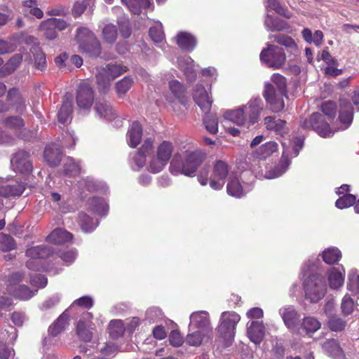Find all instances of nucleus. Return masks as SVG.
<instances>
[{
  "instance_id": "nucleus-1",
  "label": "nucleus",
  "mask_w": 359,
  "mask_h": 359,
  "mask_svg": "<svg viewBox=\"0 0 359 359\" xmlns=\"http://www.w3.org/2000/svg\"><path fill=\"white\" fill-rule=\"evenodd\" d=\"M304 141L301 137H296L293 140L284 139L282 141L283 154L280 163L274 167L263 161H254L252 170L258 179L272 180L281 176L288 169L290 165V158L297 156L303 147Z\"/></svg>"
},
{
  "instance_id": "nucleus-2",
  "label": "nucleus",
  "mask_w": 359,
  "mask_h": 359,
  "mask_svg": "<svg viewBox=\"0 0 359 359\" xmlns=\"http://www.w3.org/2000/svg\"><path fill=\"white\" fill-rule=\"evenodd\" d=\"M264 110V102L259 97H252L246 104L223 111L224 120L239 127L249 128L257 123Z\"/></svg>"
},
{
  "instance_id": "nucleus-3",
  "label": "nucleus",
  "mask_w": 359,
  "mask_h": 359,
  "mask_svg": "<svg viewBox=\"0 0 359 359\" xmlns=\"http://www.w3.org/2000/svg\"><path fill=\"white\" fill-rule=\"evenodd\" d=\"M203 159L204 154L199 151H186L174 156L170 162V171L174 175H184L193 177Z\"/></svg>"
},
{
  "instance_id": "nucleus-4",
  "label": "nucleus",
  "mask_w": 359,
  "mask_h": 359,
  "mask_svg": "<svg viewBox=\"0 0 359 359\" xmlns=\"http://www.w3.org/2000/svg\"><path fill=\"white\" fill-rule=\"evenodd\" d=\"M271 81L276 88L271 83H266L263 95L266 102L270 104L271 110L273 112H278L285 107L283 96L286 93V81L285 77L279 74H273L271 76Z\"/></svg>"
},
{
  "instance_id": "nucleus-5",
  "label": "nucleus",
  "mask_w": 359,
  "mask_h": 359,
  "mask_svg": "<svg viewBox=\"0 0 359 359\" xmlns=\"http://www.w3.org/2000/svg\"><path fill=\"white\" fill-rule=\"evenodd\" d=\"M174 151L173 144L167 140L159 143L155 152H151L150 160L148 161V170L153 173L160 172L168 164Z\"/></svg>"
},
{
  "instance_id": "nucleus-6",
  "label": "nucleus",
  "mask_w": 359,
  "mask_h": 359,
  "mask_svg": "<svg viewBox=\"0 0 359 359\" xmlns=\"http://www.w3.org/2000/svg\"><path fill=\"white\" fill-rule=\"evenodd\" d=\"M28 279L22 272L11 274L6 281L7 292L20 299H28L32 297L37 290H31L27 287Z\"/></svg>"
},
{
  "instance_id": "nucleus-7",
  "label": "nucleus",
  "mask_w": 359,
  "mask_h": 359,
  "mask_svg": "<svg viewBox=\"0 0 359 359\" xmlns=\"http://www.w3.org/2000/svg\"><path fill=\"white\" fill-rule=\"evenodd\" d=\"M76 41L82 53L90 57H97L101 53V46L94 34L86 27H81L76 32Z\"/></svg>"
},
{
  "instance_id": "nucleus-8",
  "label": "nucleus",
  "mask_w": 359,
  "mask_h": 359,
  "mask_svg": "<svg viewBox=\"0 0 359 359\" xmlns=\"http://www.w3.org/2000/svg\"><path fill=\"white\" fill-rule=\"evenodd\" d=\"M260 61L267 67L273 69L282 68L286 62V54L284 50L273 44L267 43L259 55Z\"/></svg>"
},
{
  "instance_id": "nucleus-9",
  "label": "nucleus",
  "mask_w": 359,
  "mask_h": 359,
  "mask_svg": "<svg viewBox=\"0 0 359 359\" xmlns=\"http://www.w3.org/2000/svg\"><path fill=\"white\" fill-rule=\"evenodd\" d=\"M128 70L120 65H107L105 67L97 69L96 81L100 92L106 93L109 89L111 82Z\"/></svg>"
},
{
  "instance_id": "nucleus-10",
  "label": "nucleus",
  "mask_w": 359,
  "mask_h": 359,
  "mask_svg": "<svg viewBox=\"0 0 359 359\" xmlns=\"http://www.w3.org/2000/svg\"><path fill=\"white\" fill-rule=\"evenodd\" d=\"M240 320V316L233 311H224L221 314L218 332L227 341V346L234 338L236 326Z\"/></svg>"
},
{
  "instance_id": "nucleus-11",
  "label": "nucleus",
  "mask_w": 359,
  "mask_h": 359,
  "mask_svg": "<svg viewBox=\"0 0 359 359\" xmlns=\"http://www.w3.org/2000/svg\"><path fill=\"white\" fill-rule=\"evenodd\" d=\"M304 289L306 299L312 303H317L324 297L327 286L321 278L312 276L304 283Z\"/></svg>"
},
{
  "instance_id": "nucleus-12",
  "label": "nucleus",
  "mask_w": 359,
  "mask_h": 359,
  "mask_svg": "<svg viewBox=\"0 0 359 359\" xmlns=\"http://www.w3.org/2000/svg\"><path fill=\"white\" fill-rule=\"evenodd\" d=\"M233 174L230 172L229 165L221 160L217 161L213 166L212 174L210 176V187L215 191L222 189L226 179Z\"/></svg>"
},
{
  "instance_id": "nucleus-13",
  "label": "nucleus",
  "mask_w": 359,
  "mask_h": 359,
  "mask_svg": "<svg viewBox=\"0 0 359 359\" xmlns=\"http://www.w3.org/2000/svg\"><path fill=\"white\" fill-rule=\"evenodd\" d=\"M301 126L304 129L312 128L322 137H330L334 134L324 116L319 113H313L309 119L302 121Z\"/></svg>"
},
{
  "instance_id": "nucleus-14",
  "label": "nucleus",
  "mask_w": 359,
  "mask_h": 359,
  "mask_svg": "<svg viewBox=\"0 0 359 359\" xmlns=\"http://www.w3.org/2000/svg\"><path fill=\"white\" fill-rule=\"evenodd\" d=\"M53 253V250L46 245L29 248L26 251L27 266L31 270L38 271L41 267V260Z\"/></svg>"
},
{
  "instance_id": "nucleus-15",
  "label": "nucleus",
  "mask_w": 359,
  "mask_h": 359,
  "mask_svg": "<svg viewBox=\"0 0 359 359\" xmlns=\"http://www.w3.org/2000/svg\"><path fill=\"white\" fill-rule=\"evenodd\" d=\"M76 104L81 111L88 112L94 102V92L87 82L81 83L76 93Z\"/></svg>"
},
{
  "instance_id": "nucleus-16",
  "label": "nucleus",
  "mask_w": 359,
  "mask_h": 359,
  "mask_svg": "<svg viewBox=\"0 0 359 359\" xmlns=\"http://www.w3.org/2000/svg\"><path fill=\"white\" fill-rule=\"evenodd\" d=\"M193 98L201 110L208 113L211 108L212 99L210 95V86L205 88L202 84H196L193 89Z\"/></svg>"
},
{
  "instance_id": "nucleus-17",
  "label": "nucleus",
  "mask_w": 359,
  "mask_h": 359,
  "mask_svg": "<svg viewBox=\"0 0 359 359\" xmlns=\"http://www.w3.org/2000/svg\"><path fill=\"white\" fill-rule=\"evenodd\" d=\"M189 320V328L190 330L198 329L210 333L212 332L210 315L208 311H194L190 315Z\"/></svg>"
},
{
  "instance_id": "nucleus-18",
  "label": "nucleus",
  "mask_w": 359,
  "mask_h": 359,
  "mask_svg": "<svg viewBox=\"0 0 359 359\" xmlns=\"http://www.w3.org/2000/svg\"><path fill=\"white\" fill-rule=\"evenodd\" d=\"M25 189V184L18 180L8 181L0 177V196L5 198L20 196Z\"/></svg>"
},
{
  "instance_id": "nucleus-19",
  "label": "nucleus",
  "mask_w": 359,
  "mask_h": 359,
  "mask_svg": "<svg viewBox=\"0 0 359 359\" xmlns=\"http://www.w3.org/2000/svg\"><path fill=\"white\" fill-rule=\"evenodd\" d=\"M153 151V140L147 139L140 149L131 158V167L134 170L143 168L147 161V157L150 160L151 152Z\"/></svg>"
},
{
  "instance_id": "nucleus-20",
  "label": "nucleus",
  "mask_w": 359,
  "mask_h": 359,
  "mask_svg": "<svg viewBox=\"0 0 359 359\" xmlns=\"http://www.w3.org/2000/svg\"><path fill=\"white\" fill-rule=\"evenodd\" d=\"M93 318V316L91 313L86 312L82 315L77 323V334L84 341H89L92 339V331L95 329V325L92 322Z\"/></svg>"
},
{
  "instance_id": "nucleus-21",
  "label": "nucleus",
  "mask_w": 359,
  "mask_h": 359,
  "mask_svg": "<svg viewBox=\"0 0 359 359\" xmlns=\"http://www.w3.org/2000/svg\"><path fill=\"white\" fill-rule=\"evenodd\" d=\"M251 183L241 182L236 176H230L226 185L227 194L235 198H241L250 192L252 189Z\"/></svg>"
},
{
  "instance_id": "nucleus-22",
  "label": "nucleus",
  "mask_w": 359,
  "mask_h": 359,
  "mask_svg": "<svg viewBox=\"0 0 359 359\" xmlns=\"http://www.w3.org/2000/svg\"><path fill=\"white\" fill-rule=\"evenodd\" d=\"M326 277L330 288L338 290L344 283L345 269L342 265L331 267L327 271Z\"/></svg>"
},
{
  "instance_id": "nucleus-23",
  "label": "nucleus",
  "mask_w": 359,
  "mask_h": 359,
  "mask_svg": "<svg viewBox=\"0 0 359 359\" xmlns=\"http://www.w3.org/2000/svg\"><path fill=\"white\" fill-rule=\"evenodd\" d=\"M279 314L285 325L290 331L295 332L300 318V315L296 309L291 305L284 306L279 309Z\"/></svg>"
},
{
  "instance_id": "nucleus-24",
  "label": "nucleus",
  "mask_w": 359,
  "mask_h": 359,
  "mask_svg": "<svg viewBox=\"0 0 359 359\" xmlns=\"http://www.w3.org/2000/svg\"><path fill=\"white\" fill-rule=\"evenodd\" d=\"M353 110L351 102L345 99H341L337 120L341 124V126L339 129L345 130L348 128L353 121Z\"/></svg>"
},
{
  "instance_id": "nucleus-25",
  "label": "nucleus",
  "mask_w": 359,
  "mask_h": 359,
  "mask_svg": "<svg viewBox=\"0 0 359 359\" xmlns=\"http://www.w3.org/2000/svg\"><path fill=\"white\" fill-rule=\"evenodd\" d=\"M8 335L6 337L4 332L1 333L0 336V358L8 359L9 357L13 355L14 351L11 348H8L4 341L8 343H13L17 338V330L15 328L11 326H8L7 330H4Z\"/></svg>"
},
{
  "instance_id": "nucleus-26",
  "label": "nucleus",
  "mask_w": 359,
  "mask_h": 359,
  "mask_svg": "<svg viewBox=\"0 0 359 359\" xmlns=\"http://www.w3.org/2000/svg\"><path fill=\"white\" fill-rule=\"evenodd\" d=\"M11 164L15 171L22 173H28L32 168L29 155L24 151L17 152L11 158Z\"/></svg>"
},
{
  "instance_id": "nucleus-27",
  "label": "nucleus",
  "mask_w": 359,
  "mask_h": 359,
  "mask_svg": "<svg viewBox=\"0 0 359 359\" xmlns=\"http://www.w3.org/2000/svg\"><path fill=\"white\" fill-rule=\"evenodd\" d=\"M7 100L17 113H23L27 107V100L25 95L16 88L9 90L7 95Z\"/></svg>"
},
{
  "instance_id": "nucleus-28",
  "label": "nucleus",
  "mask_w": 359,
  "mask_h": 359,
  "mask_svg": "<svg viewBox=\"0 0 359 359\" xmlns=\"http://www.w3.org/2000/svg\"><path fill=\"white\" fill-rule=\"evenodd\" d=\"M269 39L280 46H285L290 56L297 57L299 54L298 46L291 36L278 34L270 35Z\"/></svg>"
},
{
  "instance_id": "nucleus-29",
  "label": "nucleus",
  "mask_w": 359,
  "mask_h": 359,
  "mask_svg": "<svg viewBox=\"0 0 359 359\" xmlns=\"http://www.w3.org/2000/svg\"><path fill=\"white\" fill-rule=\"evenodd\" d=\"M265 334V327L262 321H250L247 323V335L255 344H259Z\"/></svg>"
},
{
  "instance_id": "nucleus-30",
  "label": "nucleus",
  "mask_w": 359,
  "mask_h": 359,
  "mask_svg": "<svg viewBox=\"0 0 359 359\" xmlns=\"http://www.w3.org/2000/svg\"><path fill=\"white\" fill-rule=\"evenodd\" d=\"M278 145L276 142H268L252 152L253 161H263L278 150Z\"/></svg>"
},
{
  "instance_id": "nucleus-31",
  "label": "nucleus",
  "mask_w": 359,
  "mask_h": 359,
  "mask_svg": "<svg viewBox=\"0 0 359 359\" xmlns=\"http://www.w3.org/2000/svg\"><path fill=\"white\" fill-rule=\"evenodd\" d=\"M179 68L184 72L187 81H192L196 76V69L194 60L189 55L177 58Z\"/></svg>"
},
{
  "instance_id": "nucleus-32",
  "label": "nucleus",
  "mask_w": 359,
  "mask_h": 359,
  "mask_svg": "<svg viewBox=\"0 0 359 359\" xmlns=\"http://www.w3.org/2000/svg\"><path fill=\"white\" fill-rule=\"evenodd\" d=\"M270 10L271 8H269L268 11L266 9V14L264 19V27L269 32H281L286 30L289 28V25L287 22L285 21L280 20L277 18H273L269 14Z\"/></svg>"
},
{
  "instance_id": "nucleus-33",
  "label": "nucleus",
  "mask_w": 359,
  "mask_h": 359,
  "mask_svg": "<svg viewBox=\"0 0 359 359\" xmlns=\"http://www.w3.org/2000/svg\"><path fill=\"white\" fill-rule=\"evenodd\" d=\"M264 124L267 130L274 131L277 135L281 136H283L288 132L286 122L274 116H266L264 118Z\"/></svg>"
},
{
  "instance_id": "nucleus-34",
  "label": "nucleus",
  "mask_w": 359,
  "mask_h": 359,
  "mask_svg": "<svg viewBox=\"0 0 359 359\" xmlns=\"http://www.w3.org/2000/svg\"><path fill=\"white\" fill-rule=\"evenodd\" d=\"M176 43L181 49L191 51L196 45V39L191 33L180 32L176 36Z\"/></svg>"
},
{
  "instance_id": "nucleus-35",
  "label": "nucleus",
  "mask_w": 359,
  "mask_h": 359,
  "mask_svg": "<svg viewBox=\"0 0 359 359\" xmlns=\"http://www.w3.org/2000/svg\"><path fill=\"white\" fill-rule=\"evenodd\" d=\"M73 238L72 233L63 229H54L47 237L49 243L60 245L70 242Z\"/></svg>"
},
{
  "instance_id": "nucleus-36",
  "label": "nucleus",
  "mask_w": 359,
  "mask_h": 359,
  "mask_svg": "<svg viewBox=\"0 0 359 359\" xmlns=\"http://www.w3.org/2000/svg\"><path fill=\"white\" fill-rule=\"evenodd\" d=\"M142 137V126L137 121H134L129 127L127 133L128 145L130 147H136L140 144Z\"/></svg>"
},
{
  "instance_id": "nucleus-37",
  "label": "nucleus",
  "mask_w": 359,
  "mask_h": 359,
  "mask_svg": "<svg viewBox=\"0 0 359 359\" xmlns=\"http://www.w3.org/2000/svg\"><path fill=\"white\" fill-rule=\"evenodd\" d=\"M44 158L50 166H56L62 161L60 146L57 144L47 146L44 151Z\"/></svg>"
},
{
  "instance_id": "nucleus-38",
  "label": "nucleus",
  "mask_w": 359,
  "mask_h": 359,
  "mask_svg": "<svg viewBox=\"0 0 359 359\" xmlns=\"http://www.w3.org/2000/svg\"><path fill=\"white\" fill-rule=\"evenodd\" d=\"M88 209L99 216H106L109 211V205L104 199L93 197L88 201Z\"/></svg>"
},
{
  "instance_id": "nucleus-39",
  "label": "nucleus",
  "mask_w": 359,
  "mask_h": 359,
  "mask_svg": "<svg viewBox=\"0 0 359 359\" xmlns=\"http://www.w3.org/2000/svg\"><path fill=\"white\" fill-rule=\"evenodd\" d=\"M322 348L324 352L334 359H343V351L337 343V340L334 339H327L323 345Z\"/></svg>"
},
{
  "instance_id": "nucleus-40",
  "label": "nucleus",
  "mask_w": 359,
  "mask_h": 359,
  "mask_svg": "<svg viewBox=\"0 0 359 359\" xmlns=\"http://www.w3.org/2000/svg\"><path fill=\"white\" fill-rule=\"evenodd\" d=\"M69 316L67 311L62 313L49 327L48 332L53 337H56L64 331L69 325Z\"/></svg>"
},
{
  "instance_id": "nucleus-41",
  "label": "nucleus",
  "mask_w": 359,
  "mask_h": 359,
  "mask_svg": "<svg viewBox=\"0 0 359 359\" xmlns=\"http://www.w3.org/2000/svg\"><path fill=\"white\" fill-rule=\"evenodd\" d=\"M72 98L69 96H65L57 114L60 123L65 124L70 121L72 113Z\"/></svg>"
},
{
  "instance_id": "nucleus-42",
  "label": "nucleus",
  "mask_w": 359,
  "mask_h": 359,
  "mask_svg": "<svg viewBox=\"0 0 359 359\" xmlns=\"http://www.w3.org/2000/svg\"><path fill=\"white\" fill-rule=\"evenodd\" d=\"M22 13L25 16H34L41 19L43 16V12L39 7L36 0H25L22 1Z\"/></svg>"
},
{
  "instance_id": "nucleus-43",
  "label": "nucleus",
  "mask_w": 359,
  "mask_h": 359,
  "mask_svg": "<svg viewBox=\"0 0 359 359\" xmlns=\"http://www.w3.org/2000/svg\"><path fill=\"white\" fill-rule=\"evenodd\" d=\"M320 256L327 264L332 265L337 264L341 259L342 255L339 248L330 247L325 249Z\"/></svg>"
},
{
  "instance_id": "nucleus-44",
  "label": "nucleus",
  "mask_w": 359,
  "mask_h": 359,
  "mask_svg": "<svg viewBox=\"0 0 359 359\" xmlns=\"http://www.w3.org/2000/svg\"><path fill=\"white\" fill-rule=\"evenodd\" d=\"M63 165V172L69 177H74L80 173L81 166L79 162L76 161L72 157H64L62 160Z\"/></svg>"
},
{
  "instance_id": "nucleus-45",
  "label": "nucleus",
  "mask_w": 359,
  "mask_h": 359,
  "mask_svg": "<svg viewBox=\"0 0 359 359\" xmlns=\"http://www.w3.org/2000/svg\"><path fill=\"white\" fill-rule=\"evenodd\" d=\"M95 109L100 118L112 121L116 117L114 110L105 101H97L95 103Z\"/></svg>"
},
{
  "instance_id": "nucleus-46",
  "label": "nucleus",
  "mask_w": 359,
  "mask_h": 359,
  "mask_svg": "<svg viewBox=\"0 0 359 359\" xmlns=\"http://www.w3.org/2000/svg\"><path fill=\"white\" fill-rule=\"evenodd\" d=\"M22 60L20 54L14 55L3 67L0 68V77H5L12 74Z\"/></svg>"
},
{
  "instance_id": "nucleus-47",
  "label": "nucleus",
  "mask_w": 359,
  "mask_h": 359,
  "mask_svg": "<svg viewBox=\"0 0 359 359\" xmlns=\"http://www.w3.org/2000/svg\"><path fill=\"white\" fill-rule=\"evenodd\" d=\"M209 333L210 332H203L198 329L193 330L189 329V333L186 337V343L189 346H198L202 344Z\"/></svg>"
},
{
  "instance_id": "nucleus-48",
  "label": "nucleus",
  "mask_w": 359,
  "mask_h": 359,
  "mask_svg": "<svg viewBox=\"0 0 359 359\" xmlns=\"http://www.w3.org/2000/svg\"><path fill=\"white\" fill-rule=\"evenodd\" d=\"M79 224L82 231L85 233L93 231L98 226L97 219L90 217L86 213H80L79 215Z\"/></svg>"
},
{
  "instance_id": "nucleus-49",
  "label": "nucleus",
  "mask_w": 359,
  "mask_h": 359,
  "mask_svg": "<svg viewBox=\"0 0 359 359\" xmlns=\"http://www.w3.org/2000/svg\"><path fill=\"white\" fill-rule=\"evenodd\" d=\"M126 329V325L121 320H111L108 325L109 336L113 339L121 337Z\"/></svg>"
},
{
  "instance_id": "nucleus-50",
  "label": "nucleus",
  "mask_w": 359,
  "mask_h": 359,
  "mask_svg": "<svg viewBox=\"0 0 359 359\" xmlns=\"http://www.w3.org/2000/svg\"><path fill=\"white\" fill-rule=\"evenodd\" d=\"M302 327L306 334H311L318 331L320 327V322L315 317L306 316L303 318Z\"/></svg>"
},
{
  "instance_id": "nucleus-51",
  "label": "nucleus",
  "mask_w": 359,
  "mask_h": 359,
  "mask_svg": "<svg viewBox=\"0 0 359 359\" xmlns=\"http://www.w3.org/2000/svg\"><path fill=\"white\" fill-rule=\"evenodd\" d=\"M347 290L356 293L359 297V273L356 269H352L348 273Z\"/></svg>"
},
{
  "instance_id": "nucleus-52",
  "label": "nucleus",
  "mask_w": 359,
  "mask_h": 359,
  "mask_svg": "<svg viewBox=\"0 0 359 359\" xmlns=\"http://www.w3.org/2000/svg\"><path fill=\"white\" fill-rule=\"evenodd\" d=\"M80 186L84 187L86 189L89 191H100L105 193L107 190V187L104 183L99 182L89 178L81 181Z\"/></svg>"
},
{
  "instance_id": "nucleus-53",
  "label": "nucleus",
  "mask_w": 359,
  "mask_h": 359,
  "mask_svg": "<svg viewBox=\"0 0 359 359\" xmlns=\"http://www.w3.org/2000/svg\"><path fill=\"white\" fill-rule=\"evenodd\" d=\"M134 83L131 76H125L115 84L116 92L118 97H122L130 89Z\"/></svg>"
},
{
  "instance_id": "nucleus-54",
  "label": "nucleus",
  "mask_w": 359,
  "mask_h": 359,
  "mask_svg": "<svg viewBox=\"0 0 359 359\" xmlns=\"http://www.w3.org/2000/svg\"><path fill=\"white\" fill-rule=\"evenodd\" d=\"M169 89L172 93L174 98L170 100L167 98L168 100L170 102H174L175 100L180 102V98L184 92L183 85L177 80H171L169 81Z\"/></svg>"
},
{
  "instance_id": "nucleus-55",
  "label": "nucleus",
  "mask_w": 359,
  "mask_h": 359,
  "mask_svg": "<svg viewBox=\"0 0 359 359\" xmlns=\"http://www.w3.org/2000/svg\"><path fill=\"white\" fill-rule=\"evenodd\" d=\"M356 304L353 299L348 294H346L341 299V310L344 316H349L353 313Z\"/></svg>"
},
{
  "instance_id": "nucleus-56",
  "label": "nucleus",
  "mask_w": 359,
  "mask_h": 359,
  "mask_svg": "<svg viewBox=\"0 0 359 359\" xmlns=\"http://www.w3.org/2000/svg\"><path fill=\"white\" fill-rule=\"evenodd\" d=\"M265 7L267 11L269 8H271L276 13L286 18H290L292 17L290 12L282 6L277 0H266Z\"/></svg>"
},
{
  "instance_id": "nucleus-57",
  "label": "nucleus",
  "mask_w": 359,
  "mask_h": 359,
  "mask_svg": "<svg viewBox=\"0 0 359 359\" xmlns=\"http://www.w3.org/2000/svg\"><path fill=\"white\" fill-rule=\"evenodd\" d=\"M149 36L152 41L156 43H161L164 39V33L163 26L161 22H156L149 29Z\"/></svg>"
},
{
  "instance_id": "nucleus-58",
  "label": "nucleus",
  "mask_w": 359,
  "mask_h": 359,
  "mask_svg": "<svg viewBox=\"0 0 359 359\" xmlns=\"http://www.w3.org/2000/svg\"><path fill=\"white\" fill-rule=\"evenodd\" d=\"M203 123L209 133L216 134L218 132V118L216 115L212 114H205L203 118Z\"/></svg>"
},
{
  "instance_id": "nucleus-59",
  "label": "nucleus",
  "mask_w": 359,
  "mask_h": 359,
  "mask_svg": "<svg viewBox=\"0 0 359 359\" xmlns=\"http://www.w3.org/2000/svg\"><path fill=\"white\" fill-rule=\"evenodd\" d=\"M4 123L6 127L15 130L20 131L24 127V121L19 116H9L4 119Z\"/></svg>"
},
{
  "instance_id": "nucleus-60",
  "label": "nucleus",
  "mask_w": 359,
  "mask_h": 359,
  "mask_svg": "<svg viewBox=\"0 0 359 359\" xmlns=\"http://www.w3.org/2000/svg\"><path fill=\"white\" fill-rule=\"evenodd\" d=\"M47 22L48 20L43 21L41 23L39 29L46 39L50 40L54 39L57 36L55 28L54 25H45Z\"/></svg>"
},
{
  "instance_id": "nucleus-61",
  "label": "nucleus",
  "mask_w": 359,
  "mask_h": 359,
  "mask_svg": "<svg viewBox=\"0 0 359 359\" xmlns=\"http://www.w3.org/2000/svg\"><path fill=\"white\" fill-rule=\"evenodd\" d=\"M355 196L353 194H345L337 200L335 205L339 209L348 208L355 202Z\"/></svg>"
},
{
  "instance_id": "nucleus-62",
  "label": "nucleus",
  "mask_w": 359,
  "mask_h": 359,
  "mask_svg": "<svg viewBox=\"0 0 359 359\" xmlns=\"http://www.w3.org/2000/svg\"><path fill=\"white\" fill-rule=\"evenodd\" d=\"M16 246L14 239L8 235H2L0 237V250L4 252L11 251Z\"/></svg>"
},
{
  "instance_id": "nucleus-63",
  "label": "nucleus",
  "mask_w": 359,
  "mask_h": 359,
  "mask_svg": "<svg viewBox=\"0 0 359 359\" xmlns=\"http://www.w3.org/2000/svg\"><path fill=\"white\" fill-rule=\"evenodd\" d=\"M104 39L109 43L114 42L117 36V30L114 25L109 24L104 26L102 30Z\"/></svg>"
},
{
  "instance_id": "nucleus-64",
  "label": "nucleus",
  "mask_w": 359,
  "mask_h": 359,
  "mask_svg": "<svg viewBox=\"0 0 359 359\" xmlns=\"http://www.w3.org/2000/svg\"><path fill=\"white\" fill-rule=\"evenodd\" d=\"M60 301V295L55 294L46 299L40 306L41 311H48L54 308L59 304Z\"/></svg>"
}]
</instances>
